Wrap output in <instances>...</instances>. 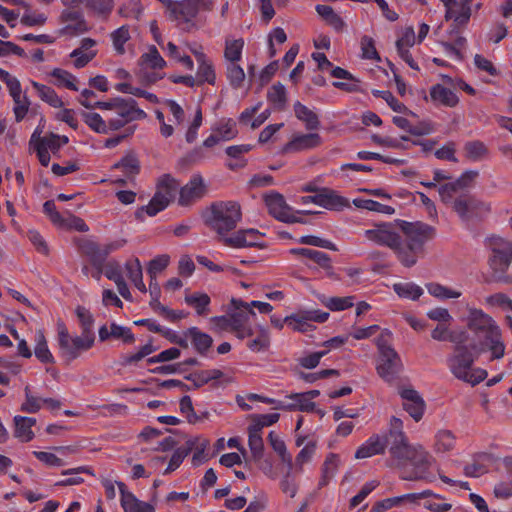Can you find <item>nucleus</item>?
Returning <instances> with one entry per match:
<instances>
[{
    "instance_id": "1",
    "label": "nucleus",
    "mask_w": 512,
    "mask_h": 512,
    "mask_svg": "<svg viewBox=\"0 0 512 512\" xmlns=\"http://www.w3.org/2000/svg\"><path fill=\"white\" fill-rule=\"evenodd\" d=\"M387 447L397 467L402 469L400 478L408 481H433L429 475L430 455L421 445H411L403 431V422L393 416L387 432Z\"/></svg>"
},
{
    "instance_id": "2",
    "label": "nucleus",
    "mask_w": 512,
    "mask_h": 512,
    "mask_svg": "<svg viewBox=\"0 0 512 512\" xmlns=\"http://www.w3.org/2000/svg\"><path fill=\"white\" fill-rule=\"evenodd\" d=\"M397 225L404 234L397 251V258L405 267L414 266L425 254V244L436 235V229L424 222L397 220Z\"/></svg>"
},
{
    "instance_id": "3",
    "label": "nucleus",
    "mask_w": 512,
    "mask_h": 512,
    "mask_svg": "<svg viewBox=\"0 0 512 512\" xmlns=\"http://www.w3.org/2000/svg\"><path fill=\"white\" fill-rule=\"evenodd\" d=\"M202 218L204 224L214 231L223 242L224 238L230 237L229 233L241 221V206L236 201H216L206 208L202 213Z\"/></svg>"
},
{
    "instance_id": "4",
    "label": "nucleus",
    "mask_w": 512,
    "mask_h": 512,
    "mask_svg": "<svg viewBox=\"0 0 512 512\" xmlns=\"http://www.w3.org/2000/svg\"><path fill=\"white\" fill-rule=\"evenodd\" d=\"M486 350L484 344H470L469 348H454L453 354L447 358V365L455 378L475 386L486 379L487 371L481 368H473L476 357L473 351L480 354Z\"/></svg>"
},
{
    "instance_id": "5",
    "label": "nucleus",
    "mask_w": 512,
    "mask_h": 512,
    "mask_svg": "<svg viewBox=\"0 0 512 512\" xmlns=\"http://www.w3.org/2000/svg\"><path fill=\"white\" fill-rule=\"evenodd\" d=\"M492 254L488 264L491 270L488 282L503 284L512 283V276L508 273L512 263V243L502 238L491 239Z\"/></svg>"
},
{
    "instance_id": "6",
    "label": "nucleus",
    "mask_w": 512,
    "mask_h": 512,
    "mask_svg": "<svg viewBox=\"0 0 512 512\" xmlns=\"http://www.w3.org/2000/svg\"><path fill=\"white\" fill-rule=\"evenodd\" d=\"M177 186V180L170 174L162 175L157 182V190L154 196L151 198L148 205L142 206L136 211V218L142 219L144 212L148 216L153 217L167 208L174 198Z\"/></svg>"
},
{
    "instance_id": "7",
    "label": "nucleus",
    "mask_w": 512,
    "mask_h": 512,
    "mask_svg": "<svg viewBox=\"0 0 512 512\" xmlns=\"http://www.w3.org/2000/svg\"><path fill=\"white\" fill-rule=\"evenodd\" d=\"M95 336L81 332L80 336L70 337L64 323L58 324V344L60 355L66 363H70L94 346Z\"/></svg>"
},
{
    "instance_id": "8",
    "label": "nucleus",
    "mask_w": 512,
    "mask_h": 512,
    "mask_svg": "<svg viewBox=\"0 0 512 512\" xmlns=\"http://www.w3.org/2000/svg\"><path fill=\"white\" fill-rule=\"evenodd\" d=\"M450 203H452L453 211L464 223L482 220L491 210L488 203L469 193H462L456 198L453 197Z\"/></svg>"
},
{
    "instance_id": "9",
    "label": "nucleus",
    "mask_w": 512,
    "mask_h": 512,
    "mask_svg": "<svg viewBox=\"0 0 512 512\" xmlns=\"http://www.w3.org/2000/svg\"><path fill=\"white\" fill-rule=\"evenodd\" d=\"M264 202L269 214L275 219L285 223H306L291 213V208L286 203L282 194L275 191L267 193L264 195Z\"/></svg>"
},
{
    "instance_id": "10",
    "label": "nucleus",
    "mask_w": 512,
    "mask_h": 512,
    "mask_svg": "<svg viewBox=\"0 0 512 512\" xmlns=\"http://www.w3.org/2000/svg\"><path fill=\"white\" fill-rule=\"evenodd\" d=\"M208 192L203 177L193 174L183 187L180 188L178 204L183 207L191 206L206 196Z\"/></svg>"
},
{
    "instance_id": "11",
    "label": "nucleus",
    "mask_w": 512,
    "mask_h": 512,
    "mask_svg": "<svg viewBox=\"0 0 512 512\" xmlns=\"http://www.w3.org/2000/svg\"><path fill=\"white\" fill-rule=\"evenodd\" d=\"M262 235L257 229H240L230 237L224 238L223 244L232 248L257 247L263 249L267 245L264 242H259Z\"/></svg>"
},
{
    "instance_id": "12",
    "label": "nucleus",
    "mask_w": 512,
    "mask_h": 512,
    "mask_svg": "<svg viewBox=\"0 0 512 512\" xmlns=\"http://www.w3.org/2000/svg\"><path fill=\"white\" fill-rule=\"evenodd\" d=\"M365 237L378 245L391 248L397 255L399 244H401V237L391 229L390 225L380 224L374 229H368L365 231Z\"/></svg>"
},
{
    "instance_id": "13",
    "label": "nucleus",
    "mask_w": 512,
    "mask_h": 512,
    "mask_svg": "<svg viewBox=\"0 0 512 512\" xmlns=\"http://www.w3.org/2000/svg\"><path fill=\"white\" fill-rule=\"evenodd\" d=\"M378 375L386 382H392L402 370V361L395 350L379 355L376 365Z\"/></svg>"
},
{
    "instance_id": "14",
    "label": "nucleus",
    "mask_w": 512,
    "mask_h": 512,
    "mask_svg": "<svg viewBox=\"0 0 512 512\" xmlns=\"http://www.w3.org/2000/svg\"><path fill=\"white\" fill-rule=\"evenodd\" d=\"M184 378L193 383L194 389H198L210 382H212L211 386L213 388L225 386L231 382V378L225 377L220 369L200 370L190 373Z\"/></svg>"
},
{
    "instance_id": "15",
    "label": "nucleus",
    "mask_w": 512,
    "mask_h": 512,
    "mask_svg": "<svg viewBox=\"0 0 512 512\" xmlns=\"http://www.w3.org/2000/svg\"><path fill=\"white\" fill-rule=\"evenodd\" d=\"M468 328L476 334H483L485 338L490 336L494 329H499L495 321L480 309H470L467 319Z\"/></svg>"
},
{
    "instance_id": "16",
    "label": "nucleus",
    "mask_w": 512,
    "mask_h": 512,
    "mask_svg": "<svg viewBox=\"0 0 512 512\" xmlns=\"http://www.w3.org/2000/svg\"><path fill=\"white\" fill-rule=\"evenodd\" d=\"M477 176L476 171H466L455 181L440 185L438 192L442 202L445 204L451 202L453 197L460 190L469 187Z\"/></svg>"
},
{
    "instance_id": "17",
    "label": "nucleus",
    "mask_w": 512,
    "mask_h": 512,
    "mask_svg": "<svg viewBox=\"0 0 512 512\" xmlns=\"http://www.w3.org/2000/svg\"><path fill=\"white\" fill-rule=\"evenodd\" d=\"M403 399V409L416 421L423 417L426 404L421 395L413 388H404L399 392Z\"/></svg>"
},
{
    "instance_id": "18",
    "label": "nucleus",
    "mask_w": 512,
    "mask_h": 512,
    "mask_svg": "<svg viewBox=\"0 0 512 512\" xmlns=\"http://www.w3.org/2000/svg\"><path fill=\"white\" fill-rule=\"evenodd\" d=\"M387 449V433L371 435L355 452L356 459H366L383 455Z\"/></svg>"
},
{
    "instance_id": "19",
    "label": "nucleus",
    "mask_w": 512,
    "mask_h": 512,
    "mask_svg": "<svg viewBox=\"0 0 512 512\" xmlns=\"http://www.w3.org/2000/svg\"><path fill=\"white\" fill-rule=\"evenodd\" d=\"M321 136L318 133L300 134L294 136L283 148V153L300 152L320 146Z\"/></svg>"
},
{
    "instance_id": "20",
    "label": "nucleus",
    "mask_w": 512,
    "mask_h": 512,
    "mask_svg": "<svg viewBox=\"0 0 512 512\" xmlns=\"http://www.w3.org/2000/svg\"><path fill=\"white\" fill-rule=\"evenodd\" d=\"M77 248L86 256L92 266L104 265L106 262V255L103 252L102 245L87 238H79L76 241Z\"/></svg>"
},
{
    "instance_id": "21",
    "label": "nucleus",
    "mask_w": 512,
    "mask_h": 512,
    "mask_svg": "<svg viewBox=\"0 0 512 512\" xmlns=\"http://www.w3.org/2000/svg\"><path fill=\"white\" fill-rule=\"evenodd\" d=\"M317 200L318 205L327 210L341 211L350 205L347 198L339 195L337 191L330 188L320 189Z\"/></svg>"
},
{
    "instance_id": "22",
    "label": "nucleus",
    "mask_w": 512,
    "mask_h": 512,
    "mask_svg": "<svg viewBox=\"0 0 512 512\" xmlns=\"http://www.w3.org/2000/svg\"><path fill=\"white\" fill-rule=\"evenodd\" d=\"M117 101L118 106L115 110L116 114L129 123L136 120H143L147 117L146 112L138 107L135 99L120 97Z\"/></svg>"
},
{
    "instance_id": "23",
    "label": "nucleus",
    "mask_w": 512,
    "mask_h": 512,
    "mask_svg": "<svg viewBox=\"0 0 512 512\" xmlns=\"http://www.w3.org/2000/svg\"><path fill=\"white\" fill-rule=\"evenodd\" d=\"M184 335L186 337H190L194 349L200 355H206L209 349L212 347V337L209 334L200 331L197 327L188 328L184 332Z\"/></svg>"
},
{
    "instance_id": "24",
    "label": "nucleus",
    "mask_w": 512,
    "mask_h": 512,
    "mask_svg": "<svg viewBox=\"0 0 512 512\" xmlns=\"http://www.w3.org/2000/svg\"><path fill=\"white\" fill-rule=\"evenodd\" d=\"M196 59L198 62L196 79L197 85H202L205 82L214 85L216 81V74L213 64L206 59V55L204 53H196Z\"/></svg>"
},
{
    "instance_id": "25",
    "label": "nucleus",
    "mask_w": 512,
    "mask_h": 512,
    "mask_svg": "<svg viewBox=\"0 0 512 512\" xmlns=\"http://www.w3.org/2000/svg\"><path fill=\"white\" fill-rule=\"evenodd\" d=\"M15 431L14 436L22 442H29L34 438L32 427L36 424V419L25 416L14 417Z\"/></svg>"
},
{
    "instance_id": "26",
    "label": "nucleus",
    "mask_w": 512,
    "mask_h": 512,
    "mask_svg": "<svg viewBox=\"0 0 512 512\" xmlns=\"http://www.w3.org/2000/svg\"><path fill=\"white\" fill-rule=\"evenodd\" d=\"M199 12V5L194 0L176 1L175 9L172 10L171 18L174 20L183 19L190 21Z\"/></svg>"
},
{
    "instance_id": "27",
    "label": "nucleus",
    "mask_w": 512,
    "mask_h": 512,
    "mask_svg": "<svg viewBox=\"0 0 512 512\" xmlns=\"http://www.w3.org/2000/svg\"><path fill=\"white\" fill-rule=\"evenodd\" d=\"M294 113L297 119L305 123L307 130H316L320 126L317 114L307 106L297 101L294 104Z\"/></svg>"
},
{
    "instance_id": "28",
    "label": "nucleus",
    "mask_w": 512,
    "mask_h": 512,
    "mask_svg": "<svg viewBox=\"0 0 512 512\" xmlns=\"http://www.w3.org/2000/svg\"><path fill=\"white\" fill-rule=\"evenodd\" d=\"M430 96L432 100L438 101L447 107H455L459 102L457 95L451 89L441 84L432 86Z\"/></svg>"
},
{
    "instance_id": "29",
    "label": "nucleus",
    "mask_w": 512,
    "mask_h": 512,
    "mask_svg": "<svg viewBox=\"0 0 512 512\" xmlns=\"http://www.w3.org/2000/svg\"><path fill=\"white\" fill-rule=\"evenodd\" d=\"M248 446L253 461L260 462L264 457L265 451L262 432L255 431V429L248 427Z\"/></svg>"
},
{
    "instance_id": "30",
    "label": "nucleus",
    "mask_w": 512,
    "mask_h": 512,
    "mask_svg": "<svg viewBox=\"0 0 512 512\" xmlns=\"http://www.w3.org/2000/svg\"><path fill=\"white\" fill-rule=\"evenodd\" d=\"M185 303L188 306H191L195 309V312L199 316H205L209 313V305L211 303V299L206 293H193L190 295H186Z\"/></svg>"
},
{
    "instance_id": "31",
    "label": "nucleus",
    "mask_w": 512,
    "mask_h": 512,
    "mask_svg": "<svg viewBox=\"0 0 512 512\" xmlns=\"http://www.w3.org/2000/svg\"><path fill=\"white\" fill-rule=\"evenodd\" d=\"M284 321L292 330L302 333L312 331L315 328L307 311L286 316Z\"/></svg>"
},
{
    "instance_id": "32",
    "label": "nucleus",
    "mask_w": 512,
    "mask_h": 512,
    "mask_svg": "<svg viewBox=\"0 0 512 512\" xmlns=\"http://www.w3.org/2000/svg\"><path fill=\"white\" fill-rule=\"evenodd\" d=\"M31 84L42 101L48 103L54 108H60L63 106L61 98L57 95L53 88L36 81H32Z\"/></svg>"
},
{
    "instance_id": "33",
    "label": "nucleus",
    "mask_w": 512,
    "mask_h": 512,
    "mask_svg": "<svg viewBox=\"0 0 512 512\" xmlns=\"http://www.w3.org/2000/svg\"><path fill=\"white\" fill-rule=\"evenodd\" d=\"M267 100L277 110H283L287 103V92L285 86L277 82L267 92Z\"/></svg>"
},
{
    "instance_id": "34",
    "label": "nucleus",
    "mask_w": 512,
    "mask_h": 512,
    "mask_svg": "<svg viewBox=\"0 0 512 512\" xmlns=\"http://www.w3.org/2000/svg\"><path fill=\"white\" fill-rule=\"evenodd\" d=\"M316 12L337 32H341L345 27V22L335 13L331 6L318 4L316 6Z\"/></svg>"
},
{
    "instance_id": "35",
    "label": "nucleus",
    "mask_w": 512,
    "mask_h": 512,
    "mask_svg": "<svg viewBox=\"0 0 512 512\" xmlns=\"http://www.w3.org/2000/svg\"><path fill=\"white\" fill-rule=\"evenodd\" d=\"M113 169H122L126 176H135L140 173V161L137 156L129 152L112 166Z\"/></svg>"
},
{
    "instance_id": "36",
    "label": "nucleus",
    "mask_w": 512,
    "mask_h": 512,
    "mask_svg": "<svg viewBox=\"0 0 512 512\" xmlns=\"http://www.w3.org/2000/svg\"><path fill=\"white\" fill-rule=\"evenodd\" d=\"M340 457L336 453H329L322 466V477L319 482L320 486L328 484L329 480L333 478L340 465Z\"/></svg>"
},
{
    "instance_id": "37",
    "label": "nucleus",
    "mask_w": 512,
    "mask_h": 512,
    "mask_svg": "<svg viewBox=\"0 0 512 512\" xmlns=\"http://www.w3.org/2000/svg\"><path fill=\"white\" fill-rule=\"evenodd\" d=\"M128 278L133 282L135 287L142 293H146L147 289L143 282L142 266L138 258L128 261L125 264Z\"/></svg>"
},
{
    "instance_id": "38",
    "label": "nucleus",
    "mask_w": 512,
    "mask_h": 512,
    "mask_svg": "<svg viewBox=\"0 0 512 512\" xmlns=\"http://www.w3.org/2000/svg\"><path fill=\"white\" fill-rule=\"evenodd\" d=\"M59 139L60 135L54 133H50L47 136L41 137L40 132L38 131V129H36L31 136L30 145L36 142L40 146H44L48 152L50 150L53 154H56L61 148Z\"/></svg>"
},
{
    "instance_id": "39",
    "label": "nucleus",
    "mask_w": 512,
    "mask_h": 512,
    "mask_svg": "<svg viewBox=\"0 0 512 512\" xmlns=\"http://www.w3.org/2000/svg\"><path fill=\"white\" fill-rule=\"evenodd\" d=\"M268 441L275 453L278 454L281 461L286 464L289 468L292 467V456L287 451L285 442L277 435L274 431H271L268 435Z\"/></svg>"
},
{
    "instance_id": "40",
    "label": "nucleus",
    "mask_w": 512,
    "mask_h": 512,
    "mask_svg": "<svg viewBox=\"0 0 512 512\" xmlns=\"http://www.w3.org/2000/svg\"><path fill=\"white\" fill-rule=\"evenodd\" d=\"M34 353L36 358L46 364V363H55L54 356L50 352L47 340L45 338V335L42 331H37L36 333V345L34 349Z\"/></svg>"
},
{
    "instance_id": "41",
    "label": "nucleus",
    "mask_w": 512,
    "mask_h": 512,
    "mask_svg": "<svg viewBox=\"0 0 512 512\" xmlns=\"http://www.w3.org/2000/svg\"><path fill=\"white\" fill-rule=\"evenodd\" d=\"M139 65L146 66L153 70L163 69L166 66V61L160 55L157 48L152 45L147 53H144L139 59Z\"/></svg>"
},
{
    "instance_id": "42",
    "label": "nucleus",
    "mask_w": 512,
    "mask_h": 512,
    "mask_svg": "<svg viewBox=\"0 0 512 512\" xmlns=\"http://www.w3.org/2000/svg\"><path fill=\"white\" fill-rule=\"evenodd\" d=\"M289 399L292 400L286 406L288 410H298L302 412H312L315 410L316 404L311 401L305 393H294L288 396Z\"/></svg>"
},
{
    "instance_id": "43",
    "label": "nucleus",
    "mask_w": 512,
    "mask_h": 512,
    "mask_svg": "<svg viewBox=\"0 0 512 512\" xmlns=\"http://www.w3.org/2000/svg\"><path fill=\"white\" fill-rule=\"evenodd\" d=\"M75 314L79 320V324L81 327V332L95 336V333L93 331L94 326V317L92 313L84 306H77L75 309Z\"/></svg>"
},
{
    "instance_id": "44",
    "label": "nucleus",
    "mask_w": 512,
    "mask_h": 512,
    "mask_svg": "<svg viewBox=\"0 0 512 512\" xmlns=\"http://www.w3.org/2000/svg\"><path fill=\"white\" fill-rule=\"evenodd\" d=\"M395 293L401 298L417 300L423 294V290L415 283H396L393 285Z\"/></svg>"
},
{
    "instance_id": "45",
    "label": "nucleus",
    "mask_w": 512,
    "mask_h": 512,
    "mask_svg": "<svg viewBox=\"0 0 512 512\" xmlns=\"http://www.w3.org/2000/svg\"><path fill=\"white\" fill-rule=\"evenodd\" d=\"M85 6L98 17L106 19L112 12L113 0H85Z\"/></svg>"
},
{
    "instance_id": "46",
    "label": "nucleus",
    "mask_w": 512,
    "mask_h": 512,
    "mask_svg": "<svg viewBox=\"0 0 512 512\" xmlns=\"http://www.w3.org/2000/svg\"><path fill=\"white\" fill-rule=\"evenodd\" d=\"M487 347L492 354V359H500L505 354V345L501 340V331L500 329H494V332L487 338Z\"/></svg>"
},
{
    "instance_id": "47",
    "label": "nucleus",
    "mask_w": 512,
    "mask_h": 512,
    "mask_svg": "<svg viewBox=\"0 0 512 512\" xmlns=\"http://www.w3.org/2000/svg\"><path fill=\"white\" fill-rule=\"evenodd\" d=\"M353 204L357 208L366 209L373 212L383 213V214H394L395 209L391 206L379 203L372 199H354Z\"/></svg>"
},
{
    "instance_id": "48",
    "label": "nucleus",
    "mask_w": 512,
    "mask_h": 512,
    "mask_svg": "<svg viewBox=\"0 0 512 512\" xmlns=\"http://www.w3.org/2000/svg\"><path fill=\"white\" fill-rule=\"evenodd\" d=\"M60 20L62 23H66V22H70V21L76 22V25H74V26L67 25L66 29H74L79 32H84L87 30L86 22L83 18L82 13L79 11L65 9L62 11V13L60 15Z\"/></svg>"
},
{
    "instance_id": "49",
    "label": "nucleus",
    "mask_w": 512,
    "mask_h": 512,
    "mask_svg": "<svg viewBox=\"0 0 512 512\" xmlns=\"http://www.w3.org/2000/svg\"><path fill=\"white\" fill-rule=\"evenodd\" d=\"M244 40L242 38L235 40H226L224 57L229 63H237L242 56Z\"/></svg>"
},
{
    "instance_id": "50",
    "label": "nucleus",
    "mask_w": 512,
    "mask_h": 512,
    "mask_svg": "<svg viewBox=\"0 0 512 512\" xmlns=\"http://www.w3.org/2000/svg\"><path fill=\"white\" fill-rule=\"evenodd\" d=\"M372 93L374 96L384 99L393 111L415 116V114L403 103L399 102L390 91L373 90Z\"/></svg>"
},
{
    "instance_id": "51",
    "label": "nucleus",
    "mask_w": 512,
    "mask_h": 512,
    "mask_svg": "<svg viewBox=\"0 0 512 512\" xmlns=\"http://www.w3.org/2000/svg\"><path fill=\"white\" fill-rule=\"evenodd\" d=\"M226 76L230 86L233 89H239L243 86L245 72L237 63H228L226 67Z\"/></svg>"
},
{
    "instance_id": "52",
    "label": "nucleus",
    "mask_w": 512,
    "mask_h": 512,
    "mask_svg": "<svg viewBox=\"0 0 512 512\" xmlns=\"http://www.w3.org/2000/svg\"><path fill=\"white\" fill-rule=\"evenodd\" d=\"M472 10L471 7H463L460 6V11L456 13L454 11V16L451 20H453V23L450 26L449 35L452 36L453 34H459V30L462 27H465L471 17Z\"/></svg>"
},
{
    "instance_id": "53",
    "label": "nucleus",
    "mask_w": 512,
    "mask_h": 512,
    "mask_svg": "<svg viewBox=\"0 0 512 512\" xmlns=\"http://www.w3.org/2000/svg\"><path fill=\"white\" fill-rule=\"evenodd\" d=\"M436 452H448L455 446V436L450 430H440L435 436Z\"/></svg>"
},
{
    "instance_id": "54",
    "label": "nucleus",
    "mask_w": 512,
    "mask_h": 512,
    "mask_svg": "<svg viewBox=\"0 0 512 512\" xmlns=\"http://www.w3.org/2000/svg\"><path fill=\"white\" fill-rule=\"evenodd\" d=\"M426 289L429 292V294L441 300L459 298L461 296L460 291L452 290L446 286H443L435 282L426 284Z\"/></svg>"
},
{
    "instance_id": "55",
    "label": "nucleus",
    "mask_w": 512,
    "mask_h": 512,
    "mask_svg": "<svg viewBox=\"0 0 512 512\" xmlns=\"http://www.w3.org/2000/svg\"><path fill=\"white\" fill-rule=\"evenodd\" d=\"M280 418L279 413H269V414H254L251 415L252 424L249 426L255 431L263 432L264 427L271 426L278 422Z\"/></svg>"
},
{
    "instance_id": "56",
    "label": "nucleus",
    "mask_w": 512,
    "mask_h": 512,
    "mask_svg": "<svg viewBox=\"0 0 512 512\" xmlns=\"http://www.w3.org/2000/svg\"><path fill=\"white\" fill-rule=\"evenodd\" d=\"M111 39L116 52L120 55L125 53V43L130 39L129 28L123 25L111 33Z\"/></svg>"
},
{
    "instance_id": "57",
    "label": "nucleus",
    "mask_w": 512,
    "mask_h": 512,
    "mask_svg": "<svg viewBox=\"0 0 512 512\" xmlns=\"http://www.w3.org/2000/svg\"><path fill=\"white\" fill-rule=\"evenodd\" d=\"M84 122L95 132L108 134L107 122L103 120L100 114L95 112H84Z\"/></svg>"
},
{
    "instance_id": "58",
    "label": "nucleus",
    "mask_w": 512,
    "mask_h": 512,
    "mask_svg": "<svg viewBox=\"0 0 512 512\" xmlns=\"http://www.w3.org/2000/svg\"><path fill=\"white\" fill-rule=\"evenodd\" d=\"M51 76L57 80L56 84L58 86H64L70 90L78 91V87L75 85L76 78L70 72L64 69L55 68L52 70Z\"/></svg>"
},
{
    "instance_id": "59",
    "label": "nucleus",
    "mask_w": 512,
    "mask_h": 512,
    "mask_svg": "<svg viewBox=\"0 0 512 512\" xmlns=\"http://www.w3.org/2000/svg\"><path fill=\"white\" fill-rule=\"evenodd\" d=\"M157 348L152 345V342H148L147 344L143 345L138 352L131 354V355H123L122 356V362L121 364L123 366L132 365L139 361H141L146 356L152 354L155 352Z\"/></svg>"
},
{
    "instance_id": "60",
    "label": "nucleus",
    "mask_w": 512,
    "mask_h": 512,
    "mask_svg": "<svg viewBox=\"0 0 512 512\" xmlns=\"http://www.w3.org/2000/svg\"><path fill=\"white\" fill-rule=\"evenodd\" d=\"M213 131L217 132L222 140H231L237 136L236 123L233 119L229 118L220 122Z\"/></svg>"
},
{
    "instance_id": "61",
    "label": "nucleus",
    "mask_w": 512,
    "mask_h": 512,
    "mask_svg": "<svg viewBox=\"0 0 512 512\" xmlns=\"http://www.w3.org/2000/svg\"><path fill=\"white\" fill-rule=\"evenodd\" d=\"M360 45L363 59L375 61L381 60L380 55L375 47V41L372 37L367 35L362 36Z\"/></svg>"
},
{
    "instance_id": "62",
    "label": "nucleus",
    "mask_w": 512,
    "mask_h": 512,
    "mask_svg": "<svg viewBox=\"0 0 512 512\" xmlns=\"http://www.w3.org/2000/svg\"><path fill=\"white\" fill-rule=\"evenodd\" d=\"M270 345V335L266 328H261L257 337L248 341L247 347L253 352L266 350Z\"/></svg>"
},
{
    "instance_id": "63",
    "label": "nucleus",
    "mask_w": 512,
    "mask_h": 512,
    "mask_svg": "<svg viewBox=\"0 0 512 512\" xmlns=\"http://www.w3.org/2000/svg\"><path fill=\"white\" fill-rule=\"evenodd\" d=\"M143 12L141 0H128L123 7L120 8L119 13L126 18L139 19Z\"/></svg>"
},
{
    "instance_id": "64",
    "label": "nucleus",
    "mask_w": 512,
    "mask_h": 512,
    "mask_svg": "<svg viewBox=\"0 0 512 512\" xmlns=\"http://www.w3.org/2000/svg\"><path fill=\"white\" fill-rule=\"evenodd\" d=\"M110 334L112 338L121 339L125 344H132L135 341L134 334L129 327L121 326L114 322L110 324Z\"/></svg>"
}]
</instances>
